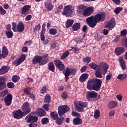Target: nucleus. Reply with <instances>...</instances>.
<instances>
[{
  "instance_id": "f257e3e1",
  "label": "nucleus",
  "mask_w": 127,
  "mask_h": 127,
  "mask_svg": "<svg viewBox=\"0 0 127 127\" xmlns=\"http://www.w3.org/2000/svg\"><path fill=\"white\" fill-rule=\"evenodd\" d=\"M106 18V15L104 13H101L100 14H97L94 16H91L87 18L86 22L87 24H88L90 27L92 28L95 27L97 25V23L99 22V21L102 22L105 20Z\"/></svg>"
},
{
  "instance_id": "f03ea898",
  "label": "nucleus",
  "mask_w": 127,
  "mask_h": 127,
  "mask_svg": "<svg viewBox=\"0 0 127 127\" xmlns=\"http://www.w3.org/2000/svg\"><path fill=\"white\" fill-rule=\"evenodd\" d=\"M102 80L101 79L93 78L88 81L87 88L89 91H100L102 86Z\"/></svg>"
},
{
  "instance_id": "7ed1b4c3",
  "label": "nucleus",
  "mask_w": 127,
  "mask_h": 127,
  "mask_svg": "<svg viewBox=\"0 0 127 127\" xmlns=\"http://www.w3.org/2000/svg\"><path fill=\"white\" fill-rule=\"evenodd\" d=\"M90 68L93 69V70H97L99 68H102L103 75H106V73L108 72V69H109V65L106 63H100L99 65H98L94 63H92L88 65Z\"/></svg>"
},
{
  "instance_id": "20e7f679",
  "label": "nucleus",
  "mask_w": 127,
  "mask_h": 127,
  "mask_svg": "<svg viewBox=\"0 0 127 127\" xmlns=\"http://www.w3.org/2000/svg\"><path fill=\"white\" fill-rule=\"evenodd\" d=\"M49 60V59L48 58L36 56L33 58L32 62L33 64H37V63H39V65L42 66L45 65L48 62Z\"/></svg>"
},
{
  "instance_id": "39448f33",
  "label": "nucleus",
  "mask_w": 127,
  "mask_h": 127,
  "mask_svg": "<svg viewBox=\"0 0 127 127\" xmlns=\"http://www.w3.org/2000/svg\"><path fill=\"white\" fill-rule=\"evenodd\" d=\"M74 105L76 111L79 113H83L84 112V108L88 107V103L87 102H83L80 101H75Z\"/></svg>"
},
{
  "instance_id": "423d86ee",
  "label": "nucleus",
  "mask_w": 127,
  "mask_h": 127,
  "mask_svg": "<svg viewBox=\"0 0 127 127\" xmlns=\"http://www.w3.org/2000/svg\"><path fill=\"white\" fill-rule=\"evenodd\" d=\"M63 14V15H65V16H72V15H74L75 14L74 7L72 5L65 6Z\"/></svg>"
},
{
  "instance_id": "0eeeda50",
  "label": "nucleus",
  "mask_w": 127,
  "mask_h": 127,
  "mask_svg": "<svg viewBox=\"0 0 127 127\" xmlns=\"http://www.w3.org/2000/svg\"><path fill=\"white\" fill-rule=\"evenodd\" d=\"M58 113L59 116H63L65 113H68L70 111V107L67 105H63L58 107Z\"/></svg>"
},
{
  "instance_id": "6e6552de",
  "label": "nucleus",
  "mask_w": 127,
  "mask_h": 127,
  "mask_svg": "<svg viewBox=\"0 0 127 127\" xmlns=\"http://www.w3.org/2000/svg\"><path fill=\"white\" fill-rule=\"evenodd\" d=\"M22 110L23 111V113L25 115L29 114V112L31 111L29 103L28 102L24 103L22 106Z\"/></svg>"
},
{
  "instance_id": "1a4fd4ad",
  "label": "nucleus",
  "mask_w": 127,
  "mask_h": 127,
  "mask_svg": "<svg viewBox=\"0 0 127 127\" xmlns=\"http://www.w3.org/2000/svg\"><path fill=\"white\" fill-rule=\"evenodd\" d=\"M25 120L27 123H30L32 122V123H36L37 121H38V118L36 116H33L31 114H28Z\"/></svg>"
},
{
  "instance_id": "9d476101",
  "label": "nucleus",
  "mask_w": 127,
  "mask_h": 127,
  "mask_svg": "<svg viewBox=\"0 0 127 127\" xmlns=\"http://www.w3.org/2000/svg\"><path fill=\"white\" fill-rule=\"evenodd\" d=\"M93 11H94V7L93 6L85 8L83 11V15L84 16H90L93 13Z\"/></svg>"
},
{
  "instance_id": "9b49d317",
  "label": "nucleus",
  "mask_w": 127,
  "mask_h": 127,
  "mask_svg": "<svg viewBox=\"0 0 127 127\" xmlns=\"http://www.w3.org/2000/svg\"><path fill=\"white\" fill-rule=\"evenodd\" d=\"M98 96V93L95 91H88L86 93V98L88 101H91V99H94V98H97Z\"/></svg>"
},
{
  "instance_id": "f8f14e48",
  "label": "nucleus",
  "mask_w": 127,
  "mask_h": 127,
  "mask_svg": "<svg viewBox=\"0 0 127 127\" xmlns=\"http://www.w3.org/2000/svg\"><path fill=\"white\" fill-rule=\"evenodd\" d=\"M23 112L20 110L15 111L13 112V115L15 119L20 120L23 117Z\"/></svg>"
},
{
  "instance_id": "ddd939ff",
  "label": "nucleus",
  "mask_w": 127,
  "mask_h": 127,
  "mask_svg": "<svg viewBox=\"0 0 127 127\" xmlns=\"http://www.w3.org/2000/svg\"><path fill=\"white\" fill-rule=\"evenodd\" d=\"M12 101V95L10 94L7 95L4 99L5 104L7 106H10V105H11Z\"/></svg>"
},
{
  "instance_id": "4468645a",
  "label": "nucleus",
  "mask_w": 127,
  "mask_h": 127,
  "mask_svg": "<svg viewBox=\"0 0 127 127\" xmlns=\"http://www.w3.org/2000/svg\"><path fill=\"white\" fill-rule=\"evenodd\" d=\"M55 65L57 68L60 70L62 71L65 68V65L60 60H56L55 62Z\"/></svg>"
},
{
  "instance_id": "2eb2a0df",
  "label": "nucleus",
  "mask_w": 127,
  "mask_h": 127,
  "mask_svg": "<svg viewBox=\"0 0 127 127\" xmlns=\"http://www.w3.org/2000/svg\"><path fill=\"white\" fill-rule=\"evenodd\" d=\"M35 114L38 117H45L46 115V112L42 108H38Z\"/></svg>"
},
{
  "instance_id": "dca6fc26",
  "label": "nucleus",
  "mask_w": 127,
  "mask_h": 127,
  "mask_svg": "<svg viewBox=\"0 0 127 127\" xmlns=\"http://www.w3.org/2000/svg\"><path fill=\"white\" fill-rule=\"evenodd\" d=\"M25 60V55L23 54L21 55L20 58L18 60H17L14 62V64L16 65V66H18V65H20L22 62H23Z\"/></svg>"
},
{
  "instance_id": "f3484780",
  "label": "nucleus",
  "mask_w": 127,
  "mask_h": 127,
  "mask_svg": "<svg viewBox=\"0 0 127 127\" xmlns=\"http://www.w3.org/2000/svg\"><path fill=\"white\" fill-rule=\"evenodd\" d=\"M115 25H116V22L115 21V19H113L107 23L106 27L109 28V30H112V29L115 27Z\"/></svg>"
},
{
  "instance_id": "a211bd4d",
  "label": "nucleus",
  "mask_w": 127,
  "mask_h": 127,
  "mask_svg": "<svg viewBox=\"0 0 127 127\" xmlns=\"http://www.w3.org/2000/svg\"><path fill=\"white\" fill-rule=\"evenodd\" d=\"M31 6L29 5H25L21 10V13L22 14H28V11L30 9Z\"/></svg>"
},
{
  "instance_id": "6ab92c4d",
  "label": "nucleus",
  "mask_w": 127,
  "mask_h": 127,
  "mask_svg": "<svg viewBox=\"0 0 127 127\" xmlns=\"http://www.w3.org/2000/svg\"><path fill=\"white\" fill-rule=\"evenodd\" d=\"M73 124L75 126H79L80 125H82L83 124V121H82L81 118L76 117L73 119Z\"/></svg>"
},
{
  "instance_id": "aec40b11",
  "label": "nucleus",
  "mask_w": 127,
  "mask_h": 127,
  "mask_svg": "<svg viewBox=\"0 0 127 127\" xmlns=\"http://www.w3.org/2000/svg\"><path fill=\"white\" fill-rule=\"evenodd\" d=\"M103 68L102 67L98 68V69H97L95 71V76L96 78H103V74L102 73H103Z\"/></svg>"
},
{
  "instance_id": "412c9836",
  "label": "nucleus",
  "mask_w": 127,
  "mask_h": 127,
  "mask_svg": "<svg viewBox=\"0 0 127 127\" xmlns=\"http://www.w3.org/2000/svg\"><path fill=\"white\" fill-rule=\"evenodd\" d=\"M119 62L122 69L123 70H126V67H127V65H126V61H125V59H124L123 57L119 58Z\"/></svg>"
},
{
  "instance_id": "4be33fe9",
  "label": "nucleus",
  "mask_w": 127,
  "mask_h": 127,
  "mask_svg": "<svg viewBox=\"0 0 127 127\" xmlns=\"http://www.w3.org/2000/svg\"><path fill=\"white\" fill-rule=\"evenodd\" d=\"M10 68L8 66H3L0 69V75H3L5 73H7Z\"/></svg>"
},
{
  "instance_id": "5701e85b",
  "label": "nucleus",
  "mask_w": 127,
  "mask_h": 127,
  "mask_svg": "<svg viewBox=\"0 0 127 127\" xmlns=\"http://www.w3.org/2000/svg\"><path fill=\"white\" fill-rule=\"evenodd\" d=\"M88 77H89V74L83 73L79 77V81H80L81 83H84V82H86V80L88 79Z\"/></svg>"
},
{
  "instance_id": "b1692460",
  "label": "nucleus",
  "mask_w": 127,
  "mask_h": 127,
  "mask_svg": "<svg viewBox=\"0 0 127 127\" xmlns=\"http://www.w3.org/2000/svg\"><path fill=\"white\" fill-rule=\"evenodd\" d=\"M118 107V102L116 101H110L108 104V108L112 110L114 108H117Z\"/></svg>"
},
{
  "instance_id": "393cba45",
  "label": "nucleus",
  "mask_w": 127,
  "mask_h": 127,
  "mask_svg": "<svg viewBox=\"0 0 127 127\" xmlns=\"http://www.w3.org/2000/svg\"><path fill=\"white\" fill-rule=\"evenodd\" d=\"M16 29L19 32H22L24 30V24L22 22H19L17 25Z\"/></svg>"
},
{
  "instance_id": "a878e982",
  "label": "nucleus",
  "mask_w": 127,
  "mask_h": 127,
  "mask_svg": "<svg viewBox=\"0 0 127 127\" xmlns=\"http://www.w3.org/2000/svg\"><path fill=\"white\" fill-rule=\"evenodd\" d=\"M125 52V49L123 47H119L115 49V54L118 56Z\"/></svg>"
},
{
  "instance_id": "bb28decb",
  "label": "nucleus",
  "mask_w": 127,
  "mask_h": 127,
  "mask_svg": "<svg viewBox=\"0 0 127 127\" xmlns=\"http://www.w3.org/2000/svg\"><path fill=\"white\" fill-rule=\"evenodd\" d=\"M63 73L65 75V81L66 82H67V81H68V79H69V75H70V74H71L70 69L67 67L66 69L63 71Z\"/></svg>"
},
{
  "instance_id": "cd10ccee",
  "label": "nucleus",
  "mask_w": 127,
  "mask_h": 127,
  "mask_svg": "<svg viewBox=\"0 0 127 127\" xmlns=\"http://www.w3.org/2000/svg\"><path fill=\"white\" fill-rule=\"evenodd\" d=\"M7 55H8V51H7V49H6L5 46H3L2 50L1 59L2 58L6 57Z\"/></svg>"
},
{
  "instance_id": "c85d7f7f",
  "label": "nucleus",
  "mask_w": 127,
  "mask_h": 127,
  "mask_svg": "<svg viewBox=\"0 0 127 127\" xmlns=\"http://www.w3.org/2000/svg\"><path fill=\"white\" fill-rule=\"evenodd\" d=\"M45 7L48 9V10H51V9H52L53 8V5H52L51 1L48 0L45 3Z\"/></svg>"
},
{
  "instance_id": "c756f323",
  "label": "nucleus",
  "mask_w": 127,
  "mask_h": 127,
  "mask_svg": "<svg viewBox=\"0 0 127 127\" xmlns=\"http://www.w3.org/2000/svg\"><path fill=\"white\" fill-rule=\"evenodd\" d=\"M85 8H86V7L84 5H80L78 6V7H77V11L79 13H83Z\"/></svg>"
},
{
  "instance_id": "7c9ffc66",
  "label": "nucleus",
  "mask_w": 127,
  "mask_h": 127,
  "mask_svg": "<svg viewBox=\"0 0 127 127\" xmlns=\"http://www.w3.org/2000/svg\"><path fill=\"white\" fill-rule=\"evenodd\" d=\"M80 27H81V24L79 23H76L73 24L72 29L74 31H77V30L80 29Z\"/></svg>"
},
{
  "instance_id": "2f4dec72",
  "label": "nucleus",
  "mask_w": 127,
  "mask_h": 127,
  "mask_svg": "<svg viewBox=\"0 0 127 127\" xmlns=\"http://www.w3.org/2000/svg\"><path fill=\"white\" fill-rule=\"evenodd\" d=\"M73 23H74V20L72 19H68L66 22L65 26L66 28H69V27H71V26H72V25H73Z\"/></svg>"
},
{
  "instance_id": "473e14b6",
  "label": "nucleus",
  "mask_w": 127,
  "mask_h": 127,
  "mask_svg": "<svg viewBox=\"0 0 127 127\" xmlns=\"http://www.w3.org/2000/svg\"><path fill=\"white\" fill-rule=\"evenodd\" d=\"M48 67L50 71H52V72H54L55 71V66L53 63H50L48 64Z\"/></svg>"
},
{
  "instance_id": "72a5a7b5",
  "label": "nucleus",
  "mask_w": 127,
  "mask_h": 127,
  "mask_svg": "<svg viewBox=\"0 0 127 127\" xmlns=\"http://www.w3.org/2000/svg\"><path fill=\"white\" fill-rule=\"evenodd\" d=\"M100 117H101V112L99 110H95L94 114V119H98Z\"/></svg>"
},
{
  "instance_id": "f704fd0d",
  "label": "nucleus",
  "mask_w": 127,
  "mask_h": 127,
  "mask_svg": "<svg viewBox=\"0 0 127 127\" xmlns=\"http://www.w3.org/2000/svg\"><path fill=\"white\" fill-rule=\"evenodd\" d=\"M70 52H69V51H67L65 52L64 53L62 56L61 57V59L62 60H64V59H66V58L68 57L69 56Z\"/></svg>"
},
{
  "instance_id": "c9c22d12",
  "label": "nucleus",
  "mask_w": 127,
  "mask_h": 127,
  "mask_svg": "<svg viewBox=\"0 0 127 127\" xmlns=\"http://www.w3.org/2000/svg\"><path fill=\"white\" fill-rule=\"evenodd\" d=\"M127 74H119L118 77H117V79H118V80H125V79H127Z\"/></svg>"
},
{
  "instance_id": "e433bc0d",
  "label": "nucleus",
  "mask_w": 127,
  "mask_h": 127,
  "mask_svg": "<svg viewBox=\"0 0 127 127\" xmlns=\"http://www.w3.org/2000/svg\"><path fill=\"white\" fill-rule=\"evenodd\" d=\"M5 34L7 36V38H12L13 36V33L11 31H6Z\"/></svg>"
},
{
  "instance_id": "4c0bfd02",
  "label": "nucleus",
  "mask_w": 127,
  "mask_h": 127,
  "mask_svg": "<svg viewBox=\"0 0 127 127\" xmlns=\"http://www.w3.org/2000/svg\"><path fill=\"white\" fill-rule=\"evenodd\" d=\"M50 116L53 120H57L58 119V114L56 112H51Z\"/></svg>"
},
{
  "instance_id": "58836bf2",
  "label": "nucleus",
  "mask_w": 127,
  "mask_h": 127,
  "mask_svg": "<svg viewBox=\"0 0 127 127\" xmlns=\"http://www.w3.org/2000/svg\"><path fill=\"white\" fill-rule=\"evenodd\" d=\"M45 103H50L51 102V97H50V95L47 94L46 95L44 99Z\"/></svg>"
},
{
  "instance_id": "ea45409f",
  "label": "nucleus",
  "mask_w": 127,
  "mask_h": 127,
  "mask_svg": "<svg viewBox=\"0 0 127 127\" xmlns=\"http://www.w3.org/2000/svg\"><path fill=\"white\" fill-rule=\"evenodd\" d=\"M11 80L14 83H16L18 82V80H19V76L17 75H14L12 77Z\"/></svg>"
},
{
  "instance_id": "a19ab883",
  "label": "nucleus",
  "mask_w": 127,
  "mask_h": 127,
  "mask_svg": "<svg viewBox=\"0 0 127 127\" xmlns=\"http://www.w3.org/2000/svg\"><path fill=\"white\" fill-rule=\"evenodd\" d=\"M8 94V90H4L0 93V97H5Z\"/></svg>"
},
{
  "instance_id": "79ce46f5",
  "label": "nucleus",
  "mask_w": 127,
  "mask_h": 127,
  "mask_svg": "<svg viewBox=\"0 0 127 127\" xmlns=\"http://www.w3.org/2000/svg\"><path fill=\"white\" fill-rule=\"evenodd\" d=\"M41 122L42 125H46L49 123V119L47 118H44L42 119Z\"/></svg>"
},
{
  "instance_id": "37998d69",
  "label": "nucleus",
  "mask_w": 127,
  "mask_h": 127,
  "mask_svg": "<svg viewBox=\"0 0 127 127\" xmlns=\"http://www.w3.org/2000/svg\"><path fill=\"white\" fill-rule=\"evenodd\" d=\"M123 10V8L121 7H117L115 10H114V12L116 14H119Z\"/></svg>"
},
{
  "instance_id": "c03bdc74",
  "label": "nucleus",
  "mask_w": 127,
  "mask_h": 127,
  "mask_svg": "<svg viewBox=\"0 0 127 127\" xmlns=\"http://www.w3.org/2000/svg\"><path fill=\"white\" fill-rule=\"evenodd\" d=\"M49 32L52 35H55L57 33V30L56 29L52 28L50 30Z\"/></svg>"
},
{
  "instance_id": "a18cd8bd",
  "label": "nucleus",
  "mask_w": 127,
  "mask_h": 127,
  "mask_svg": "<svg viewBox=\"0 0 127 127\" xmlns=\"http://www.w3.org/2000/svg\"><path fill=\"white\" fill-rule=\"evenodd\" d=\"M48 91V89L46 86H43L41 90H40V93L41 94H45V93H46Z\"/></svg>"
},
{
  "instance_id": "49530a36",
  "label": "nucleus",
  "mask_w": 127,
  "mask_h": 127,
  "mask_svg": "<svg viewBox=\"0 0 127 127\" xmlns=\"http://www.w3.org/2000/svg\"><path fill=\"white\" fill-rule=\"evenodd\" d=\"M83 62H85V63H90L91 62V58L89 57H87L86 58H84L83 59Z\"/></svg>"
},
{
  "instance_id": "de8ad7c7",
  "label": "nucleus",
  "mask_w": 127,
  "mask_h": 127,
  "mask_svg": "<svg viewBox=\"0 0 127 127\" xmlns=\"http://www.w3.org/2000/svg\"><path fill=\"white\" fill-rule=\"evenodd\" d=\"M64 121V118H60L57 119V125H61L62 124V122Z\"/></svg>"
},
{
  "instance_id": "09e8293b",
  "label": "nucleus",
  "mask_w": 127,
  "mask_h": 127,
  "mask_svg": "<svg viewBox=\"0 0 127 127\" xmlns=\"http://www.w3.org/2000/svg\"><path fill=\"white\" fill-rule=\"evenodd\" d=\"M31 90V88L28 87L25 88L24 90V94H26V95H29L30 93V90Z\"/></svg>"
},
{
  "instance_id": "8fccbe9b",
  "label": "nucleus",
  "mask_w": 127,
  "mask_h": 127,
  "mask_svg": "<svg viewBox=\"0 0 127 127\" xmlns=\"http://www.w3.org/2000/svg\"><path fill=\"white\" fill-rule=\"evenodd\" d=\"M7 86L9 89H12V88H14V83L13 82H8Z\"/></svg>"
},
{
  "instance_id": "3c124183",
  "label": "nucleus",
  "mask_w": 127,
  "mask_h": 127,
  "mask_svg": "<svg viewBox=\"0 0 127 127\" xmlns=\"http://www.w3.org/2000/svg\"><path fill=\"white\" fill-rule=\"evenodd\" d=\"M12 30L14 31V32H16L17 31V30L16 29V23L13 22L12 23Z\"/></svg>"
},
{
  "instance_id": "603ef678",
  "label": "nucleus",
  "mask_w": 127,
  "mask_h": 127,
  "mask_svg": "<svg viewBox=\"0 0 127 127\" xmlns=\"http://www.w3.org/2000/svg\"><path fill=\"white\" fill-rule=\"evenodd\" d=\"M68 97V94H67V92H64L62 94V97L64 100H66L67 99V97Z\"/></svg>"
},
{
  "instance_id": "864d4df0",
  "label": "nucleus",
  "mask_w": 127,
  "mask_h": 127,
  "mask_svg": "<svg viewBox=\"0 0 127 127\" xmlns=\"http://www.w3.org/2000/svg\"><path fill=\"white\" fill-rule=\"evenodd\" d=\"M5 13H6V11L4 10L2 7H0V14H1V15H4V14H5Z\"/></svg>"
},
{
  "instance_id": "5fc2aeb1",
  "label": "nucleus",
  "mask_w": 127,
  "mask_h": 127,
  "mask_svg": "<svg viewBox=\"0 0 127 127\" xmlns=\"http://www.w3.org/2000/svg\"><path fill=\"white\" fill-rule=\"evenodd\" d=\"M122 44L123 46L127 47V38H126L123 40Z\"/></svg>"
},
{
  "instance_id": "6e6d98bb",
  "label": "nucleus",
  "mask_w": 127,
  "mask_h": 127,
  "mask_svg": "<svg viewBox=\"0 0 127 127\" xmlns=\"http://www.w3.org/2000/svg\"><path fill=\"white\" fill-rule=\"evenodd\" d=\"M4 82H5V78L4 77H0V85H2L4 84Z\"/></svg>"
},
{
  "instance_id": "4d7b16f0",
  "label": "nucleus",
  "mask_w": 127,
  "mask_h": 127,
  "mask_svg": "<svg viewBox=\"0 0 127 127\" xmlns=\"http://www.w3.org/2000/svg\"><path fill=\"white\" fill-rule=\"evenodd\" d=\"M72 117H80V114L75 111H72L71 113Z\"/></svg>"
},
{
  "instance_id": "13d9d810",
  "label": "nucleus",
  "mask_w": 127,
  "mask_h": 127,
  "mask_svg": "<svg viewBox=\"0 0 127 127\" xmlns=\"http://www.w3.org/2000/svg\"><path fill=\"white\" fill-rule=\"evenodd\" d=\"M127 34V31L126 29H124L121 32V36H126Z\"/></svg>"
},
{
  "instance_id": "bf43d9fd",
  "label": "nucleus",
  "mask_w": 127,
  "mask_h": 127,
  "mask_svg": "<svg viewBox=\"0 0 127 127\" xmlns=\"http://www.w3.org/2000/svg\"><path fill=\"white\" fill-rule=\"evenodd\" d=\"M116 98L119 102H122V100H123V95L118 94L116 96Z\"/></svg>"
},
{
  "instance_id": "052dcab7",
  "label": "nucleus",
  "mask_w": 127,
  "mask_h": 127,
  "mask_svg": "<svg viewBox=\"0 0 127 127\" xmlns=\"http://www.w3.org/2000/svg\"><path fill=\"white\" fill-rule=\"evenodd\" d=\"M115 114H116V111L114 110L111 111L109 113V117H114L115 116Z\"/></svg>"
},
{
  "instance_id": "680f3d73",
  "label": "nucleus",
  "mask_w": 127,
  "mask_h": 127,
  "mask_svg": "<svg viewBox=\"0 0 127 127\" xmlns=\"http://www.w3.org/2000/svg\"><path fill=\"white\" fill-rule=\"evenodd\" d=\"M69 69L70 71V74H71L72 75H74V74L76 73V72H77V69L75 68H74V69L70 68Z\"/></svg>"
},
{
  "instance_id": "e2e57ef3",
  "label": "nucleus",
  "mask_w": 127,
  "mask_h": 127,
  "mask_svg": "<svg viewBox=\"0 0 127 127\" xmlns=\"http://www.w3.org/2000/svg\"><path fill=\"white\" fill-rule=\"evenodd\" d=\"M112 1L117 5L121 4V0H112Z\"/></svg>"
},
{
  "instance_id": "0e129e2a",
  "label": "nucleus",
  "mask_w": 127,
  "mask_h": 127,
  "mask_svg": "<svg viewBox=\"0 0 127 127\" xmlns=\"http://www.w3.org/2000/svg\"><path fill=\"white\" fill-rule=\"evenodd\" d=\"M49 104H45L43 106V108L46 110V111H49Z\"/></svg>"
},
{
  "instance_id": "69168bd1",
  "label": "nucleus",
  "mask_w": 127,
  "mask_h": 127,
  "mask_svg": "<svg viewBox=\"0 0 127 127\" xmlns=\"http://www.w3.org/2000/svg\"><path fill=\"white\" fill-rule=\"evenodd\" d=\"M31 18H32V16L31 15H28L25 18V20H26V21H28L30 20Z\"/></svg>"
},
{
  "instance_id": "338daca9",
  "label": "nucleus",
  "mask_w": 127,
  "mask_h": 127,
  "mask_svg": "<svg viewBox=\"0 0 127 127\" xmlns=\"http://www.w3.org/2000/svg\"><path fill=\"white\" fill-rule=\"evenodd\" d=\"M29 98H31L32 99V100H35V95H34V94H29Z\"/></svg>"
},
{
  "instance_id": "774afa93",
  "label": "nucleus",
  "mask_w": 127,
  "mask_h": 127,
  "mask_svg": "<svg viewBox=\"0 0 127 127\" xmlns=\"http://www.w3.org/2000/svg\"><path fill=\"white\" fill-rule=\"evenodd\" d=\"M29 127H38L37 126V124H29Z\"/></svg>"
}]
</instances>
